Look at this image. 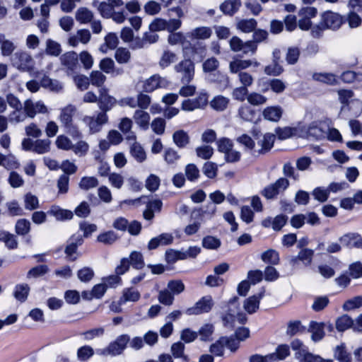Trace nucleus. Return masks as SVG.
Masks as SVG:
<instances>
[{
    "mask_svg": "<svg viewBox=\"0 0 362 362\" xmlns=\"http://www.w3.org/2000/svg\"><path fill=\"white\" fill-rule=\"evenodd\" d=\"M133 118L136 124L141 129L144 130H147L148 129L151 117L147 112L143 110H136L134 112Z\"/></svg>",
    "mask_w": 362,
    "mask_h": 362,
    "instance_id": "412c9836",
    "label": "nucleus"
},
{
    "mask_svg": "<svg viewBox=\"0 0 362 362\" xmlns=\"http://www.w3.org/2000/svg\"><path fill=\"white\" fill-rule=\"evenodd\" d=\"M16 49L14 43L6 39L4 34L0 33V49L1 54L4 57H9Z\"/></svg>",
    "mask_w": 362,
    "mask_h": 362,
    "instance_id": "cd10ccee",
    "label": "nucleus"
},
{
    "mask_svg": "<svg viewBox=\"0 0 362 362\" xmlns=\"http://www.w3.org/2000/svg\"><path fill=\"white\" fill-rule=\"evenodd\" d=\"M313 253V251L310 249H303L299 252L297 256L292 257L291 263L293 265H295L297 262L300 260L302 261L305 265H308L311 263Z\"/></svg>",
    "mask_w": 362,
    "mask_h": 362,
    "instance_id": "2f4dec72",
    "label": "nucleus"
},
{
    "mask_svg": "<svg viewBox=\"0 0 362 362\" xmlns=\"http://www.w3.org/2000/svg\"><path fill=\"white\" fill-rule=\"evenodd\" d=\"M30 230V223L25 218L19 219L16 224V232L21 235L28 234Z\"/></svg>",
    "mask_w": 362,
    "mask_h": 362,
    "instance_id": "13d9d810",
    "label": "nucleus"
},
{
    "mask_svg": "<svg viewBox=\"0 0 362 362\" xmlns=\"http://www.w3.org/2000/svg\"><path fill=\"white\" fill-rule=\"evenodd\" d=\"M212 34V30L209 27L202 26L193 29L188 33V37L196 40L209 39Z\"/></svg>",
    "mask_w": 362,
    "mask_h": 362,
    "instance_id": "b1692460",
    "label": "nucleus"
},
{
    "mask_svg": "<svg viewBox=\"0 0 362 362\" xmlns=\"http://www.w3.org/2000/svg\"><path fill=\"white\" fill-rule=\"evenodd\" d=\"M339 241L348 247L362 248V238L356 233L345 234L339 238Z\"/></svg>",
    "mask_w": 362,
    "mask_h": 362,
    "instance_id": "f3484780",
    "label": "nucleus"
},
{
    "mask_svg": "<svg viewBox=\"0 0 362 362\" xmlns=\"http://www.w3.org/2000/svg\"><path fill=\"white\" fill-rule=\"evenodd\" d=\"M306 134L308 136L313 137L315 139H321L325 138L326 135L325 132L315 124H311L307 127Z\"/></svg>",
    "mask_w": 362,
    "mask_h": 362,
    "instance_id": "a18cd8bd",
    "label": "nucleus"
},
{
    "mask_svg": "<svg viewBox=\"0 0 362 362\" xmlns=\"http://www.w3.org/2000/svg\"><path fill=\"white\" fill-rule=\"evenodd\" d=\"M262 260L266 263L277 264L279 262V253L272 249L267 250L262 254Z\"/></svg>",
    "mask_w": 362,
    "mask_h": 362,
    "instance_id": "8fccbe9b",
    "label": "nucleus"
},
{
    "mask_svg": "<svg viewBox=\"0 0 362 362\" xmlns=\"http://www.w3.org/2000/svg\"><path fill=\"white\" fill-rule=\"evenodd\" d=\"M177 56L175 53L168 50L164 51L159 61V65L164 69L175 62Z\"/></svg>",
    "mask_w": 362,
    "mask_h": 362,
    "instance_id": "3c124183",
    "label": "nucleus"
},
{
    "mask_svg": "<svg viewBox=\"0 0 362 362\" xmlns=\"http://www.w3.org/2000/svg\"><path fill=\"white\" fill-rule=\"evenodd\" d=\"M241 6L240 0H226L220 5V10L228 16L234 15Z\"/></svg>",
    "mask_w": 362,
    "mask_h": 362,
    "instance_id": "4be33fe9",
    "label": "nucleus"
},
{
    "mask_svg": "<svg viewBox=\"0 0 362 362\" xmlns=\"http://www.w3.org/2000/svg\"><path fill=\"white\" fill-rule=\"evenodd\" d=\"M105 333L103 327H98L87 330L81 334L83 337L84 340L91 341L97 337H102Z\"/></svg>",
    "mask_w": 362,
    "mask_h": 362,
    "instance_id": "bf43d9fd",
    "label": "nucleus"
},
{
    "mask_svg": "<svg viewBox=\"0 0 362 362\" xmlns=\"http://www.w3.org/2000/svg\"><path fill=\"white\" fill-rule=\"evenodd\" d=\"M99 66H100V69L101 70H103L104 72H105L106 74L112 73L115 75H119L123 73V70L122 69H117V70H114L115 62L110 58L107 57V58L103 59L100 62Z\"/></svg>",
    "mask_w": 362,
    "mask_h": 362,
    "instance_id": "72a5a7b5",
    "label": "nucleus"
},
{
    "mask_svg": "<svg viewBox=\"0 0 362 362\" xmlns=\"http://www.w3.org/2000/svg\"><path fill=\"white\" fill-rule=\"evenodd\" d=\"M327 329L332 331V325L323 322H311L310 324L309 331L312 333L311 338L314 341H320L325 336L324 329Z\"/></svg>",
    "mask_w": 362,
    "mask_h": 362,
    "instance_id": "f8f14e48",
    "label": "nucleus"
},
{
    "mask_svg": "<svg viewBox=\"0 0 362 362\" xmlns=\"http://www.w3.org/2000/svg\"><path fill=\"white\" fill-rule=\"evenodd\" d=\"M305 329V327L301 325L300 321H292L288 325L286 334L291 337L298 333L303 332Z\"/></svg>",
    "mask_w": 362,
    "mask_h": 362,
    "instance_id": "e2e57ef3",
    "label": "nucleus"
},
{
    "mask_svg": "<svg viewBox=\"0 0 362 362\" xmlns=\"http://www.w3.org/2000/svg\"><path fill=\"white\" fill-rule=\"evenodd\" d=\"M91 38L90 33L87 29H80L76 33L69 38V44L76 47L79 42L87 44Z\"/></svg>",
    "mask_w": 362,
    "mask_h": 362,
    "instance_id": "6ab92c4d",
    "label": "nucleus"
},
{
    "mask_svg": "<svg viewBox=\"0 0 362 362\" xmlns=\"http://www.w3.org/2000/svg\"><path fill=\"white\" fill-rule=\"evenodd\" d=\"M93 13L86 7H80L75 13L76 20L81 24H88L93 19Z\"/></svg>",
    "mask_w": 362,
    "mask_h": 362,
    "instance_id": "bb28decb",
    "label": "nucleus"
},
{
    "mask_svg": "<svg viewBox=\"0 0 362 362\" xmlns=\"http://www.w3.org/2000/svg\"><path fill=\"white\" fill-rule=\"evenodd\" d=\"M56 146L58 148L64 151L71 150L73 148L71 141L64 135H59L55 141Z\"/></svg>",
    "mask_w": 362,
    "mask_h": 362,
    "instance_id": "338daca9",
    "label": "nucleus"
},
{
    "mask_svg": "<svg viewBox=\"0 0 362 362\" xmlns=\"http://www.w3.org/2000/svg\"><path fill=\"white\" fill-rule=\"evenodd\" d=\"M129 259L130 264L136 269H141L144 267L143 255L139 252L133 251Z\"/></svg>",
    "mask_w": 362,
    "mask_h": 362,
    "instance_id": "c03bdc74",
    "label": "nucleus"
},
{
    "mask_svg": "<svg viewBox=\"0 0 362 362\" xmlns=\"http://www.w3.org/2000/svg\"><path fill=\"white\" fill-rule=\"evenodd\" d=\"M132 127V122L130 119L127 117L123 118L119 125V129L122 132L123 134L127 135L126 136V139L128 141H135L136 136L134 134L131 132V129Z\"/></svg>",
    "mask_w": 362,
    "mask_h": 362,
    "instance_id": "473e14b6",
    "label": "nucleus"
},
{
    "mask_svg": "<svg viewBox=\"0 0 362 362\" xmlns=\"http://www.w3.org/2000/svg\"><path fill=\"white\" fill-rule=\"evenodd\" d=\"M335 325L339 332H344L349 328L354 329V320L348 315H343L336 320Z\"/></svg>",
    "mask_w": 362,
    "mask_h": 362,
    "instance_id": "c85d7f7f",
    "label": "nucleus"
},
{
    "mask_svg": "<svg viewBox=\"0 0 362 362\" xmlns=\"http://www.w3.org/2000/svg\"><path fill=\"white\" fill-rule=\"evenodd\" d=\"M98 102L100 108L103 111H107L116 103V100L113 97L107 95L105 89H102L100 90V96L98 99Z\"/></svg>",
    "mask_w": 362,
    "mask_h": 362,
    "instance_id": "7c9ffc66",
    "label": "nucleus"
},
{
    "mask_svg": "<svg viewBox=\"0 0 362 362\" xmlns=\"http://www.w3.org/2000/svg\"><path fill=\"white\" fill-rule=\"evenodd\" d=\"M174 143L179 148H184L189 141V138L187 132L183 130H178L174 132L173 135Z\"/></svg>",
    "mask_w": 362,
    "mask_h": 362,
    "instance_id": "ea45409f",
    "label": "nucleus"
},
{
    "mask_svg": "<svg viewBox=\"0 0 362 362\" xmlns=\"http://www.w3.org/2000/svg\"><path fill=\"white\" fill-rule=\"evenodd\" d=\"M257 26V21L254 18L242 19L237 23V28L243 33H251Z\"/></svg>",
    "mask_w": 362,
    "mask_h": 362,
    "instance_id": "37998d69",
    "label": "nucleus"
},
{
    "mask_svg": "<svg viewBox=\"0 0 362 362\" xmlns=\"http://www.w3.org/2000/svg\"><path fill=\"white\" fill-rule=\"evenodd\" d=\"M289 186V182L286 178L280 177L275 182L265 187L261 192V194L267 199H272L286 190Z\"/></svg>",
    "mask_w": 362,
    "mask_h": 362,
    "instance_id": "39448f33",
    "label": "nucleus"
},
{
    "mask_svg": "<svg viewBox=\"0 0 362 362\" xmlns=\"http://www.w3.org/2000/svg\"><path fill=\"white\" fill-rule=\"evenodd\" d=\"M93 354V349L88 345H84L77 350V358L81 361H87Z\"/></svg>",
    "mask_w": 362,
    "mask_h": 362,
    "instance_id": "09e8293b",
    "label": "nucleus"
},
{
    "mask_svg": "<svg viewBox=\"0 0 362 362\" xmlns=\"http://www.w3.org/2000/svg\"><path fill=\"white\" fill-rule=\"evenodd\" d=\"M176 72L181 74L182 83L188 84L194 78V65L189 59H185L175 66Z\"/></svg>",
    "mask_w": 362,
    "mask_h": 362,
    "instance_id": "0eeeda50",
    "label": "nucleus"
},
{
    "mask_svg": "<svg viewBox=\"0 0 362 362\" xmlns=\"http://www.w3.org/2000/svg\"><path fill=\"white\" fill-rule=\"evenodd\" d=\"M82 122L88 127L90 134H95L100 131L102 126L107 122V115L102 112L97 117L84 116Z\"/></svg>",
    "mask_w": 362,
    "mask_h": 362,
    "instance_id": "6e6552de",
    "label": "nucleus"
},
{
    "mask_svg": "<svg viewBox=\"0 0 362 362\" xmlns=\"http://www.w3.org/2000/svg\"><path fill=\"white\" fill-rule=\"evenodd\" d=\"M173 236L170 233H162L150 240L148 244L149 250H155L159 246L167 245L172 243Z\"/></svg>",
    "mask_w": 362,
    "mask_h": 362,
    "instance_id": "a211bd4d",
    "label": "nucleus"
},
{
    "mask_svg": "<svg viewBox=\"0 0 362 362\" xmlns=\"http://www.w3.org/2000/svg\"><path fill=\"white\" fill-rule=\"evenodd\" d=\"M229 101L230 100L225 96L217 95L211 100L210 105L216 111H223L227 108Z\"/></svg>",
    "mask_w": 362,
    "mask_h": 362,
    "instance_id": "f704fd0d",
    "label": "nucleus"
},
{
    "mask_svg": "<svg viewBox=\"0 0 362 362\" xmlns=\"http://www.w3.org/2000/svg\"><path fill=\"white\" fill-rule=\"evenodd\" d=\"M299 127H286L284 128H279L276 132L279 139L284 140L288 139L291 136H299L298 134Z\"/></svg>",
    "mask_w": 362,
    "mask_h": 362,
    "instance_id": "4c0bfd02",
    "label": "nucleus"
},
{
    "mask_svg": "<svg viewBox=\"0 0 362 362\" xmlns=\"http://www.w3.org/2000/svg\"><path fill=\"white\" fill-rule=\"evenodd\" d=\"M141 294L139 291L134 288H127L124 289L121 302L126 303L127 301L136 302L139 300Z\"/></svg>",
    "mask_w": 362,
    "mask_h": 362,
    "instance_id": "e433bc0d",
    "label": "nucleus"
},
{
    "mask_svg": "<svg viewBox=\"0 0 362 362\" xmlns=\"http://www.w3.org/2000/svg\"><path fill=\"white\" fill-rule=\"evenodd\" d=\"M129 341V336L128 334H121L118 336L114 341L110 343L107 347L98 349L96 353L103 356H115L119 355L126 349Z\"/></svg>",
    "mask_w": 362,
    "mask_h": 362,
    "instance_id": "7ed1b4c3",
    "label": "nucleus"
},
{
    "mask_svg": "<svg viewBox=\"0 0 362 362\" xmlns=\"http://www.w3.org/2000/svg\"><path fill=\"white\" fill-rule=\"evenodd\" d=\"M49 272V268L45 264L37 265L30 269L27 273V279L38 278L44 276Z\"/></svg>",
    "mask_w": 362,
    "mask_h": 362,
    "instance_id": "49530a36",
    "label": "nucleus"
},
{
    "mask_svg": "<svg viewBox=\"0 0 362 362\" xmlns=\"http://www.w3.org/2000/svg\"><path fill=\"white\" fill-rule=\"evenodd\" d=\"M0 240L4 242L9 249H14L18 246V242L15 236L6 231H0Z\"/></svg>",
    "mask_w": 362,
    "mask_h": 362,
    "instance_id": "603ef678",
    "label": "nucleus"
},
{
    "mask_svg": "<svg viewBox=\"0 0 362 362\" xmlns=\"http://www.w3.org/2000/svg\"><path fill=\"white\" fill-rule=\"evenodd\" d=\"M23 112L25 115V120L27 117L34 118L37 114H47L49 110L42 101H33L31 99H27L23 102Z\"/></svg>",
    "mask_w": 362,
    "mask_h": 362,
    "instance_id": "423d86ee",
    "label": "nucleus"
},
{
    "mask_svg": "<svg viewBox=\"0 0 362 362\" xmlns=\"http://www.w3.org/2000/svg\"><path fill=\"white\" fill-rule=\"evenodd\" d=\"M283 114V110L280 106H269L266 107L262 112L265 119L272 122H278Z\"/></svg>",
    "mask_w": 362,
    "mask_h": 362,
    "instance_id": "5701e85b",
    "label": "nucleus"
},
{
    "mask_svg": "<svg viewBox=\"0 0 362 362\" xmlns=\"http://www.w3.org/2000/svg\"><path fill=\"white\" fill-rule=\"evenodd\" d=\"M134 142L130 147L131 155L139 162L142 163L146 159V153L144 148L137 142Z\"/></svg>",
    "mask_w": 362,
    "mask_h": 362,
    "instance_id": "c9c22d12",
    "label": "nucleus"
},
{
    "mask_svg": "<svg viewBox=\"0 0 362 362\" xmlns=\"http://www.w3.org/2000/svg\"><path fill=\"white\" fill-rule=\"evenodd\" d=\"M78 57L75 52H68L60 57L62 65L68 69V74H71L79 69L78 63Z\"/></svg>",
    "mask_w": 362,
    "mask_h": 362,
    "instance_id": "ddd939ff",
    "label": "nucleus"
},
{
    "mask_svg": "<svg viewBox=\"0 0 362 362\" xmlns=\"http://www.w3.org/2000/svg\"><path fill=\"white\" fill-rule=\"evenodd\" d=\"M334 356L339 362H350L351 356L343 346H338L334 351Z\"/></svg>",
    "mask_w": 362,
    "mask_h": 362,
    "instance_id": "774afa93",
    "label": "nucleus"
},
{
    "mask_svg": "<svg viewBox=\"0 0 362 362\" xmlns=\"http://www.w3.org/2000/svg\"><path fill=\"white\" fill-rule=\"evenodd\" d=\"M151 127L155 134L162 135L165 132V121L163 118L156 117L152 121Z\"/></svg>",
    "mask_w": 362,
    "mask_h": 362,
    "instance_id": "0e129e2a",
    "label": "nucleus"
},
{
    "mask_svg": "<svg viewBox=\"0 0 362 362\" xmlns=\"http://www.w3.org/2000/svg\"><path fill=\"white\" fill-rule=\"evenodd\" d=\"M214 305L212 297L206 296L202 297L195 305L186 310L185 313L188 315H200L204 313H209Z\"/></svg>",
    "mask_w": 362,
    "mask_h": 362,
    "instance_id": "1a4fd4ad",
    "label": "nucleus"
},
{
    "mask_svg": "<svg viewBox=\"0 0 362 362\" xmlns=\"http://www.w3.org/2000/svg\"><path fill=\"white\" fill-rule=\"evenodd\" d=\"M275 141V135L273 134H265L262 139L257 141V144L261 146V148L258 150L259 153H264L269 151L274 145Z\"/></svg>",
    "mask_w": 362,
    "mask_h": 362,
    "instance_id": "c756f323",
    "label": "nucleus"
},
{
    "mask_svg": "<svg viewBox=\"0 0 362 362\" xmlns=\"http://www.w3.org/2000/svg\"><path fill=\"white\" fill-rule=\"evenodd\" d=\"M238 115L244 121L252 122L255 118V112L248 105H243L238 109Z\"/></svg>",
    "mask_w": 362,
    "mask_h": 362,
    "instance_id": "79ce46f5",
    "label": "nucleus"
},
{
    "mask_svg": "<svg viewBox=\"0 0 362 362\" xmlns=\"http://www.w3.org/2000/svg\"><path fill=\"white\" fill-rule=\"evenodd\" d=\"M291 346L292 349L296 351L295 356L298 359L302 358V356H305V352L308 351L307 347L299 339L293 340Z\"/></svg>",
    "mask_w": 362,
    "mask_h": 362,
    "instance_id": "69168bd1",
    "label": "nucleus"
},
{
    "mask_svg": "<svg viewBox=\"0 0 362 362\" xmlns=\"http://www.w3.org/2000/svg\"><path fill=\"white\" fill-rule=\"evenodd\" d=\"M13 67L23 72H28L32 77L40 78L41 71H34L35 61L32 55L26 51L15 52L11 59Z\"/></svg>",
    "mask_w": 362,
    "mask_h": 362,
    "instance_id": "f257e3e1",
    "label": "nucleus"
},
{
    "mask_svg": "<svg viewBox=\"0 0 362 362\" xmlns=\"http://www.w3.org/2000/svg\"><path fill=\"white\" fill-rule=\"evenodd\" d=\"M6 104L14 109L9 115L8 120L11 123H20L25 121V114L23 112V105L20 100L13 94L9 93L6 95Z\"/></svg>",
    "mask_w": 362,
    "mask_h": 362,
    "instance_id": "20e7f679",
    "label": "nucleus"
},
{
    "mask_svg": "<svg viewBox=\"0 0 362 362\" xmlns=\"http://www.w3.org/2000/svg\"><path fill=\"white\" fill-rule=\"evenodd\" d=\"M45 51L49 55L57 57L62 52L61 45L58 42L49 39L46 42Z\"/></svg>",
    "mask_w": 362,
    "mask_h": 362,
    "instance_id": "6e6d98bb",
    "label": "nucleus"
},
{
    "mask_svg": "<svg viewBox=\"0 0 362 362\" xmlns=\"http://www.w3.org/2000/svg\"><path fill=\"white\" fill-rule=\"evenodd\" d=\"M76 112V107L71 104L60 110L58 119L63 127L74 123L73 117Z\"/></svg>",
    "mask_w": 362,
    "mask_h": 362,
    "instance_id": "2eb2a0df",
    "label": "nucleus"
},
{
    "mask_svg": "<svg viewBox=\"0 0 362 362\" xmlns=\"http://www.w3.org/2000/svg\"><path fill=\"white\" fill-rule=\"evenodd\" d=\"M313 78L315 81L325 83L329 85H333L337 82L336 77L332 74L315 73L313 75Z\"/></svg>",
    "mask_w": 362,
    "mask_h": 362,
    "instance_id": "4d7b16f0",
    "label": "nucleus"
},
{
    "mask_svg": "<svg viewBox=\"0 0 362 362\" xmlns=\"http://www.w3.org/2000/svg\"><path fill=\"white\" fill-rule=\"evenodd\" d=\"M238 300V297L237 296L230 299L227 309L221 314V319L225 327H233L235 318L240 324H245L247 322L246 315L240 312Z\"/></svg>",
    "mask_w": 362,
    "mask_h": 362,
    "instance_id": "f03ea898",
    "label": "nucleus"
},
{
    "mask_svg": "<svg viewBox=\"0 0 362 362\" xmlns=\"http://www.w3.org/2000/svg\"><path fill=\"white\" fill-rule=\"evenodd\" d=\"M264 290L262 289L257 295L250 296L245 299L243 303V308L248 314L255 313L259 308V301L263 298Z\"/></svg>",
    "mask_w": 362,
    "mask_h": 362,
    "instance_id": "dca6fc26",
    "label": "nucleus"
},
{
    "mask_svg": "<svg viewBox=\"0 0 362 362\" xmlns=\"http://www.w3.org/2000/svg\"><path fill=\"white\" fill-rule=\"evenodd\" d=\"M40 84L43 88H48L51 91L56 93H59L63 89V85L60 81L52 79L45 74L42 77Z\"/></svg>",
    "mask_w": 362,
    "mask_h": 362,
    "instance_id": "a878e982",
    "label": "nucleus"
},
{
    "mask_svg": "<svg viewBox=\"0 0 362 362\" xmlns=\"http://www.w3.org/2000/svg\"><path fill=\"white\" fill-rule=\"evenodd\" d=\"M48 214L55 217L58 221L70 220L74 216L71 211L61 209L57 206H52Z\"/></svg>",
    "mask_w": 362,
    "mask_h": 362,
    "instance_id": "393cba45",
    "label": "nucleus"
},
{
    "mask_svg": "<svg viewBox=\"0 0 362 362\" xmlns=\"http://www.w3.org/2000/svg\"><path fill=\"white\" fill-rule=\"evenodd\" d=\"M115 57L118 63L126 64L129 61L131 54L129 49L119 47L116 50Z\"/></svg>",
    "mask_w": 362,
    "mask_h": 362,
    "instance_id": "680f3d73",
    "label": "nucleus"
},
{
    "mask_svg": "<svg viewBox=\"0 0 362 362\" xmlns=\"http://www.w3.org/2000/svg\"><path fill=\"white\" fill-rule=\"evenodd\" d=\"M250 66L257 67L259 63L255 59H236L230 62L229 70L232 74L242 72V70L246 69Z\"/></svg>",
    "mask_w": 362,
    "mask_h": 362,
    "instance_id": "4468645a",
    "label": "nucleus"
},
{
    "mask_svg": "<svg viewBox=\"0 0 362 362\" xmlns=\"http://www.w3.org/2000/svg\"><path fill=\"white\" fill-rule=\"evenodd\" d=\"M342 23V17L338 13L326 11L322 16L321 25L327 29H338Z\"/></svg>",
    "mask_w": 362,
    "mask_h": 362,
    "instance_id": "9b49d317",
    "label": "nucleus"
},
{
    "mask_svg": "<svg viewBox=\"0 0 362 362\" xmlns=\"http://www.w3.org/2000/svg\"><path fill=\"white\" fill-rule=\"evenodd\" d=\"M119 43L118 37L115 33H110L105 37V45L106 48H104V46L100 47V50L103 52H106L107 48L113 49L116 48Z\"/></svg>",
    "mask_w": 362,
    "mask_h": 362,
    "instance_id": "de8ad7c7",
    "label": "nucleus"
},
{
    "mask_svg": "<svg viewBox=\"0 0 362 362\" xmlns=\"http://www.w3.org/2000/svg\"><path fill=\"white\" fill-rule=\"evenodd\" d=\"M83 243L81 235H74L69 240V244L66 247L65 253L70 260L76 259L78 255L76 254L77 247Z\"/></svg>",
    "mask_w": 362,
    "mask_h": 362,
    "instance_id": "aec40b11",
    "label": "nucleus"
},
{
    "mask_svg": "<svg viewBox=\"0 0 362 362\" xmlns=\"http://www.w3.org/2000/svg\"><path fill=\"white\" fill-rule=\"evenodd\" d=\"M30 287L27 284H18L15 287L14 297L21 302H24L28 298Z\"/></svg>",
    "mask_w": 362,
    "mask_h": 362,
    "instance_id": "a19ab883",
    "label": "nucleus"
},
{
    "mask_svg": "<svg viewBox=\"0 0 362 362\" xmlns=\"http://www.w3.org/2000/svg\"><path fill=\"white\" fill-rule=\"evenodd\" d=\"M202 246L208 250H217L221 246V240L211 235H207L202 240Z\"/></svg>",
    "mask_w": 362,
    "mask_h": 362,
    "instance_id": "5fc2aeb1",
    "label": "nucleus"
},
{
    "mask_svg": "<svg viewBox=\"0 0 362 362\" xmlns=\"http://www.w3.org/2000/svg\"><path fill=\"white\" fill-rule=\"evenodd\" d=\"M362 307V296H355L347 300L343 305V309L346 311Z\"/></svg>",
    "mask_w": 362,
    "mask_h": 362,
    "instance_id": "864d4df0",
    "label": "nucleus"
},
{
    "mask_svg": "<svg viewBox=\"0 0 362 362\" xmlns=\"http://www.w3.org/2000/svg\"><path fill=\"white\" fill-rule=\"evenodd\" d=\"M51 141L48 139H37L34 141L33 151L38 154H44L50 151Z\"/></svg>",
    "mask_w": 362,
    "mask_h": 362,
    "instance_id": "58836bf2",
    "label": "nucleus"
},
{
    "mask_svg": "<svg viewBox=\"0 0 362 362\" xmlns=\"http://www.w3.org/2000/svg\"><path fill=\"white\" fill-rule=\"evenodd\" d=\"M169 84L170 82L166 78L154 74L145 81L143 88L145 92L151 93L158 88H165Z\"/></svg>",
    "mask_w": 362,
    "mask_h": 362,
    "instance_id": "9d476101",
    "label": "nucleus"
},
{
    "mask_svg": "<svg viewBox=\"0 0 362 362\" xmlns=\"http://www.w3.org/2000/svg\"><path fill=\"white\" fill-rule=\"evenodd\" d=\"M98 185V180L95 177H83L79 182V187L83 190H88Z\"/></svg>",
    "mask_w": 362,
    "mask_h": 362,
    "instance_id": "052dcab7",
    "label": "nucleus"
}]
</instances>
